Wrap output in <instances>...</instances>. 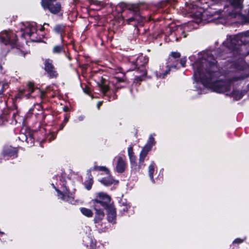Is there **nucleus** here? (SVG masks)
Returning a JSON list of instances; mask_svg holds the SVG:
<instances>
[{
	"instance_id": "6",
	"label": "nucleus",
	"mask_w": 249,
	"mask_h": 249,
	"mask_svg": "<svg viewBox=\"0 0 249 249\" xmlns=\"http://www.w3.org/2000/svg\"><path fill=\"white\" fill-rule=\"evenodd\" d=\"M44 69L51 78H55L58 76V73L53 65V60L48 59L44 62Z\"/></svg>"
},
{
	"instance_id": "9",
	"label": "nucleus",
	"mask_w": 249,
	"mask_h": 249,
	"mask_svg": "<svg viewBox=\"0 0 249 249\" xmlns=\"http://www.w3.org/2000/svg\"><path fill=\"white\" fill-rule=\"evenodd\" d=\"M178 61L177 59H173L172 61H169V59L168 60V67H169L168 69L166 70L165 72L163 73L162 74L160 73L159 75L157 74V77H159L160 78H164L165 76L168 74L170 71V69L171 68H176L177 67V66L178 64Z\"/></svg>"
},
{
	"instance_id": "11",
	"label": "nucleus",
	"mask_w": 249,
	"mask_h": 249,
	"mask_svg": "<svg viewBox=\"0 0 249 249\" xmlns=\"http://www.w3.org/2000/svg\"><path fill=\"white\" fill-rule=\"evenodd\" d=\"M34 90V84L32 82H29L27 85V89L21 90L19 93L21 95L24 94V96L27 98H29L30 97V94L32 93Z\"/></svg>"
},
{
	"instance_id": "5",
	"label": "nucleus",
	"mask_w": 249,
	"mask_h": 249,
	"mask_svg": "<svg viewBox=\"0 0 249 249\" xmlns=\"http://www.w3.org/2000/svg\"><path fill=\"white\" fill-rule=\"evenodd\" d=\"M53 1L50 0H41V5L44 9H48L51 13L57 14L61 10V5L58 2L53 3L52 2Z\"/></svg>"
},
{
	"instance_id": "26",
	"label": "nucleus",
	"mask_w": 249,
	"mask_h": 249,
	"mask_svg": "<svg viewBox=\"0 0 249 249\" xmlns=\"http://www.w3.org/2000/svg\"><path fill=\"white\" fill-rule=\"evenodd\" d=\"M155 144V141L154 138L153 136L151 135L149 138V140L148 141L147 143L145 146H150V149H151L152 146Z\"/></svg>"
},
{
	"instance_id": "12",
	"label": "nucleus",
	"mask_w": 249,
	"mask_h": 249,
	"mask_svg": "<svg viewBox=\"0 0 249 249\" xmlns=\"http://www.w3.org/2000/svg\"><path fill=\"white\" fill-rule=\"evenodd\" d=\"M36 32V28L35 23H29L25 27L24 33L29 36H31Z\"/></svg>"
},
{
	"instance_id": "29",
	"label": "nucleus",
	"mask_w": 249,
	"mask_h": 249,
	"mask_svg": "<svg viewBox=\"0 0 249 249\" xmlns=\"http://www.w3.org/2000/svg\"><path fill=\"white\" fill-rule=\"evenodd\" d=\"M131 163V164L133 166H135L136 167V158L134 156L129 157Z\"/></svg>"
},
{
	"instance_id": "4",
	"label": "nucleus",
	"mask_w": 249,
	"mask_h": 249,
	"mask_svg": "<svg viewBox=\"0 0 249 249\" xmlns=\"http://www.w3.org/2000/svg\"><path fill=\"white\" fill-rule=\"evenodd\" d=\"M0 39L4 44L10 45L13 48L16 45L17 37L14 33L4 31L0 34Z\"/></svg>"
},
{
	"instance_id": "38",
	"label": "nucleus",
	"mask_w": 249,
	"mask_h": 249,
	"mask_svg": "<svg viewBox=\"0 0 249 249\" xmlns=\"http://www.w3.org/2000/svg\"><path fill=\"white\" fill-rule=\"evenodd\" d=\"M102 104V102L100 101L97 103V107L98 109H99Z\"/></svg>"
},
{
	"instance_id": "10",
	"label": "nucleus",
	"mask_w": 249,
	"mask_h": 249,
	"mask_svg": "<svg viewBox=\"0 0 249 249\" xmlns=\"http://www.w3.org/2000/svg\"><path fill=\"white\" fill-rule=\"evenodd\" d=\"M125 161L121 157L118 158L117 164L116 166V171L120 173H123L126 168Z\"/></svg>"
},
{
	"instance_id": "19",
	"label": "nucleus",
	"mask_w": 249,
	"mask_h": 249,
	"mask_svg": "<svg viewBox=\"0 0 249 249\" xmlns=\"http://www.w3.org/2000/svg\"><path fill=\"white\" fill-rule=\"evenodd\" d=\"M232 96L236 100H239L243 97V93L240 91L233 90L231 93Z\"/></svg>"
},
{
	"instance_id": "34",
	"label": "nucleus",
	"mask_w": 249,
	"mask_h": 249,
	"mask_svg": "<svg viewBox=\"0 0 249 249\" xmlns=\"http://www.w3.org/2000/svg\"><path fill=\"white\" fill-rule=\"evenodd\" d=\"M120 87H117L115 90L114 91V95L113 96V100H115L117 98V95L116 94V92L120 89Z\"/></svg>"
},
{
	"instance_id": "33",
	"label": "nucleus",
	"mask_w": 249,
	"mask_h": 249,
	"mask_svg": "<svg viewBox=\"0 0 249 249\" xmlns=\"http://www.w3.org/2000/svg\"><path fill=\"white\" fill-rule=\"evenodd\" d=\"M244 241V240H242V239H241L240 238H237L234 241H233V243H237V244H239V243H241L242 242H243Z\"/></svg>"
},
{
	"instance_id": "18",
	"label": "nucleus",
	"mask_w": 249,
	"mask_h": 249,
	"mask_svg": "<svg viewBox=\"0 0 249 249\" xmlns=\"http://www.w3.org/2000/svg\"><path fill=\"white\" fill-rule=\"evenodd\" d=\"M80 211L83 215L87 217H92L93 215L91 210L86 208H82L80 209Z\"/></svg>"
},
{
	"instance_id": "28",
	"label": "nucleus",
	"mask_w": 249,
	"mask_h": 249,
	"mask_svg": "<svg viewBox=\"0 0 249 249\" xmlns=\"http://www.w3.org/2000/svg\"><path fill=\"white\" fill-rule=\"evenodd\" d=\"M121 211H123L124 212H126L127 211L128 208H129V206L127 204H124V202L121 203Z\"/></svg>"
},
{
	"instance_id": "25",
	"label": "nucleus",
	"mask_w": 249,
	"mask_h": 249,
	"mask_svg": "<svg viewBox=\"0 0 249 249\" xmlns=\"http://www.w3.org/2000/svg\"><path fill=\"white\" fill-rule=\"evenodd\" d=\"M65 27L62 25H57L54 28V31L58 33L61 34L64 30Z\"/></svg>"
},
{
	"instance_id": "21",
	"label": "nucleus",
	"mask_w": 249,
	"mask_h": 249,
	"mask_svg": "<svg viewBox=\"0 0 249 249\" xmlns=\"http://www.w3.org/2000/svg\"><path fill=\"white\" fill-rule=\"evenodd\" d=\"M56 191L58 192L59 195H60V198L65 201L71 202V198L69 196H68L66 194H62L59 190L57 189H55Z\"/></svg>"
},
{
	"instance_id": "16",
	"label": "nucleus",
	"mask_w": 249,
	"mask_h": 249,
	"mask_svg": "<svg viewBox=\"0 0 249 249\" xmlns=\"http://www.w3.org/2000/svg\"><path fill=\"white\" fill-rule=\"evenodd\" d=\"M114 179L110 177L104 178L100 181L101 183L106 186H109L113 184Z\"/></svg>"
},
{
	"instance_id": "42",
	"label": "nucleus",
	"mask_w": 249,
	"mask_h": 249,
	"mask_svg": "<svg viewBox=\"0 0 249 249\" xmlns=\"http://www.w3.org/2000/svg\"><path fill=\"white\" fill-rule=\"evenodd\" d=\"M3 122V120L1 118H0V125H1Z\"/></svg>"
},
{
	"instance_id": "46",
	"label": "nucleus",
	"mask_w": 249,
	"mask_h": 249,
	"mask_svg": "<svg viewBox=\"0 0 249 249\" xmlns=\"http://www.w3.org/2000/svg\"><path fill=\"white\" fill-rule=\"evenodd\" d=\"M7 86V84H4V85H3V86H4H4Z\"/></svg>"
},
{
	"instance_id": "47",
	"label": "nucleus",
	"mask_w": 249,
	"mask_h": 249,
	"mask_svg": "<svg viewBox=\"0 0 249 249\" xmlns=\"http://www.w3.org/2000/svg\"><path fill=\"white\" fill-rule=\"evenodd\" d=\"M43 29H44V28L42 27L41 29V30H43Z\"/></svg>"
},
{
	"instance_id": "1",
	"label": "nucleus",
	"mask_w": 249,
	"mask_h": 249,
	"mask_svg": "<svg viewBox=\"0 0 249 249\" xmlns=\"http://www.w3.org/2000/svg\"><path fill=\"white\" fill-rule=\"evenodd\" d=\"M217 61L210 52L203 53L201 58L193 64L194 76L197 80H200L203 85L217 92L229 91L231 87V81L243 79V76L233 77L232 79L218 80L221 76Z\"/></svg>"
},
{
	"instance_id": "20",
	"label": "nucleus",
	"mask_w": 249,
	"mask_h": 249,
	"mask_svg": "<svg viewBox=\"0 0 249 249\" xmlns=\"http://www.w3.org/2000/svg\"><path fill=\"white\" fill-rule=\"evenodd\" d=\"M98 86L100 89L102 91L104 95H106L107 92L109 90V88L108 85L104 84V83L99 84Z\"/></svg>"
},
{
	"instance_id": "27",
	"label": "nucleus",
	"mask_w": 249,
	"mask_h": 249,
	"mask_svg": "<svg viewBox=\"0 0 249 249\" xmlns=\"http://www.w3.org/2000/svg\"><path fill=\"white\" fill-rule=\"evenodd\" d=\"M63 48L62 46L57 45L53 47V52L54 53H60L63 51Z\"/></svg>"
},
{
	"instance_id": "17",
	"label": "nucleus",
	"mask_w": 249,
	"mask_h": 249,
	"mask_svg": "<svg viewBox=\"0 0 249 249\" xmlns=\"http://www.w3.org/2000/svg\"><path fill=\"white\" fill-rule=\"evenodd\" d=\"M148 62V58L146 56H140L138 58L137 60V64L143 66L147 64Z\"/></svg>"
},
{
	"instance_id": "41",
	"label": "nucleus",
	"mask_w": 249,
	"mask_h": 249,
	"mask_svg": "<svg viewBox=\"0 0 249 249\" xmlns=\"http://www.w3.org/2000/svg\"><path fill=\"white\" fill-rule=\"evenodd\" d=\"M181 32H182V34H183V37H185L186 36V35L185 34L184 32L183 31H181Z\"/></svg>"
},
{
	"instance_id": "43",
	"label": "nucleus",
	"mask_w": 249,
	"mask_h": 249,
	"mask_svg": "<svg viewBox=\"0 0 249 249\" xmlns=\"http://www.w3.org/2000/svg\"><path fill=\"white\" fill-rule=\"evenodd\" d=\"M108 98H109L108 100H109V101H111V96H108Z\"/></svg>"
},
{
	"instance_id": "7",
	"label": "nucleus",
	"mask_w": 249,
	"mask_h": 249,
	"mask_svg": "<svg viewBox=\"0 0 249 249\" xmlns=\"http://www.w3.org/2000/svg\"><path fill=\"white\" fill-rule=\"evenodd\" d=\"M120 6L121 8H127L128 9L133 11L135 13V20L138 21L139 22H141L143 21V18L139 15V9L137 5H128L126 3H121L120 4Z\"/></svg>"
},
{
	"instance_id": "22",
	"label": "nucleus",
	"mask_w": 249,
	"mask_h": 249,
	"mask_svg": "<svg viewBox=\"0 0 249 249\" xmlns=\"http://www.w3.org/2000/svg\"><path fill=\"white\" fill-rule=\"evenodd\" d=\"M90 176L91 175H90L89 179L85 182L86 188L89 190L91 189L93 182L92 178Z\"/></svg>"
},
{
	"instance_id": "45",
	"label": "nucleus",
	"mask_w": 249,
	"mask_h": 249,
	"mask_svg": "<svg viewBox=\"0 0 249 249\" xmlns=\"http://www.w3.org/2000/svg\"><path fill=\"white\" fill-rule=\"evenodd\" d=\"M0 69L1 70L2 69V66H0Z\"/></svg>"
},
{
	"instance_id": "15",
	"label": "nucleus",
	"mask_w": 249,
	"mask_h": 249,
	"mask_svg": "<svg viewBox=\"0 0 249 249\" xmlns=\"http://www.w3.org/2000/svg\"><path fill=\"white\" fill-rule=\"evenodd\" d=\"M155 164L154 161H152L151 164L148 167V173L151 181L154 183V179L153 174L155 171Z\"/></svg>"
},
{
	"instance_id": "48",
	"label": "nucleus",
	"mask_w": 249,
	"mask_h": 249,
	"mask_svg": "<svg viewBox=\"0 0 249 249\" xmlns=\"http://www.w3.org/2000/svg\"><path fill=\"white\" fill-rule=\"evenodd\" d=\"M0 233H2V234H3V232H0Z\"/></svg>"
},
{
	"instance_id": "2",
	"label": "nucleus",
	"mask_w": 249,
	"mask_h": 249,
	"mask_svg": "<svg viewBox=\"0 0 249 249\" xmlns=\"http://www.w3.org/2000/svg\"><path fill=\"white\" fill-rule=\"evenodd\" d=\"M249 43V30L236 36H229L223 44L227 50L239 51L240 46Z\"/></svg>"
},
{
	"instance_id": "23",
	"label": "nucleus",
	"mask_w": 249,
	"mask_h": 249,
	"mask_svg": "<svg viewBox=\"0 0 249 249\" xmlns=\"http://www.w3.org/2000/svg\"><path fill=\"white\" fill-rule=\"evenodd\" d=\"M98 170L101 171H104L107 173V174H109V171L107 168L105 166H94L92 169H91L90 170Z\"/></svg>"
},
{
	"instance_id": "35",
	"label": "nucleus",
	"mask_w": 249,
	"mask_h": 249,
	"mask_svg": "<svg viewBox=\"0 0 249 249\" xmlns=\"http://www.w3.org/2000/svg\"><path fill=\"white\" fill-rule=\"evenodd\" d=\"M115 79L116 80L117 82H124V80L122 78H119V77H115Z\"/></svg>"
},
{
	"instance_id": "14",
	"label": "nucleus",
	"mask_w": 249,
	"mask_h": 249,
	"mask_svg": "<svg viewBox=\"0 0 249 249\" xmlns=\"http://www.w3.org/2000/svg\"><path fill=\"white\" fill-rule=\"evenodd\" d=\"M97 206H95V217L94 219V221L95 223H98L103 218H104L105 216L104 213L103 211L100 209H97Z\"/></svg>"
},
{
	"instance_id": "30",
	"label": "nucleus",
	"mask_w": 249,
	"mask_h": 249,
	"mask_svg": "<svg viewBox=\"0 0 249 249\" xmlns=\"http://www.w3.org/2000/svg\"><path fill=\"white\" fill-rule=\"evenodd\" d=\"M128 154L129 157L134 156L132 147L131 146L128 148Z\"/></svg>"
},
{
	"instance_id": "36",
	"label": "nucleus",
	"mask_w": 249,
	"mask_h": 249,
	"mask_svg": "<svg viewBox=\"0 0 249 249\" xmlns=\"http://www.w3.org/2000/svg\"><path fill=\"white\" fill-rule=\"evenodd\" d=\"M134 20H135V15L134 16V17H132V18H129L128 19L127 21L130 22H132Z\"/></svg>"
},
{
	"instance_id": "39",
	"label": "nucleus",
	"mask_w": 249,
	"mask_h": 249,
	"mask_svg": "<svg viewBox=\"0 0 249 249\" xmlns=\"http://www.w3.org/2000/svg\"><path fill=\"white\" fill-rule=\"evenodd\" d=\"M83 119H84V116H79V117H78V120H79V121H83Z\"/></svg>"
},
{
	"instance_id": "13",
	"label": "nucleus",
	"mask_w": 249,
	"mask_h": 249,
	"mask_svg": "<svg viewBox=\"0 0 249 249\" xmlns=\"http://www.w3.org/2000/svg\"><path fill=\"white\" fill-rule=\"evenodd\" d=\"M17 153V150L15 148L11 146H5L3 149V155L4 156H14Z\"/></svg>"
},
{
	"instance_id": "32",
	"label": "nucleus",
	"mask_w": 249,
	"mask_h": 249,
	"mask_svg": "<svg viewBox=\"0 0 249 249\" xmlns=\"http://www.w3.org/2000/svg\"><path fill=\"white\" fill-rule=\"evenodd\" d=\"M142 78L141 77V76H137L135 77L134 80V82L137 83L140 81H142Z\"/></svg>"
},
{
	"instance_id": "3",
	"label": "nucleus",
	"mask_w": 249,
	"mask_h": 249,
	"mask_svg": "<svg viewBox=\"0 0 249 249\" xmlns=\"http://www.w3.org/2000/svg\"><path fill=\"white\" fill-rule=\"evenodd\" d=\"M93 201L100 204L105 209L107 210V216L108 221L113 223H115L116 217V210L114 207L109 204L110 197L104 193H98L97 194V197L92 200Z\"/></svg>"
},
{
	"instance_id": "8",
	"label": "nucleus",
	"mask_w": 249,
	"mask_h": 249,
	"mask_svg": "<svg viewBox=\"0 0 249 249\" xmlns=\"http://www.w3.org/2000/svg\"><path fill=\"white\" fill-rule=\"evenodd\" d=\"M151 150L150 146H145L142 149L139 158V165L138 167V170H139L142 165H143L144 159L147 155L148 152Z\"/></svg>"
},
{
	"instance_id": "44",
	"label": "nucleus",
	"mask_w": 249,
	"mask_h": 249,
	"mask_svg": "<svg viewBox=\"0 0 249 249\" xmlns=\"http://www.w3.org/2000/svg\"><path fill=\"white\" fill-rule=\"evenodd\" d=\"M199 16L200 17V18L201 17V14L200 13L199 14Z\"/></svg>"
},
{
	"instance_id": "37",
	"label": "nucleus",
	"mask_w": 249,
	"mask_h": 249,
	"mask_svg": "<svg viewBox=\"0 0 249 249\" xmlns=\"http://www.w3.org/2000/svg\"><path fill=\"white\" fill-rule=\"evenodd\" d=\"M142 73V76H144L146 74V72L145 70L142 69L140 71Z\"/></svg>"
},
{
	"instance_id": "24",
	"label": "nucleus",
	"mask_w": 249,
	"mask_h": 249,
	"mask_svg": "<svg viewBox=\"0 0 249 249\" xmlns=\"http://www.w3.org/2000/svg\"><path fill=\"white\" fill-rule=\"evenodd\" d=\"M180 57V54L178 52H172L169 57V61H172L173 59L179 58Z\"/></svg>"
},
{
	"instance_id": "31",
	"label": "nucleus",
	"mask_w": 249,
	"mask_h": 249,
	"mask_svg": "<svg viewBox=\"0 0 249 249\" xmlns=\"http://www.w3.org/2000/svg\"><path fill=\"white\" fill-rule=\"evenodd\" d=\"M186 62V59L185 58H183L180 59L179 63L181 64V65L184 67L185 66V63Z\"/></svg>"
},
{
	"instance_id": "40",
	"label": "nucleus",
	"mask_w": 249,
	"mask_h": 249,
	"mask_svg": "<svg viewBox=\"0 0 249 249\" xmlns=\"http://www.w3.org/2000/svg\"><path fill=\"white\" fill-rule=\"evenodd\" d=\"M39 91L40 92V96H41V97H42L44 95V94H45V92H43V91H40V90H39Z\"/></svg>"
}]
</instances>
